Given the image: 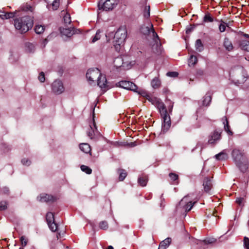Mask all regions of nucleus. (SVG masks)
<instances>
[{"mask_svg":"<svg viewBox=\"0 0 249 249\" xmlns=\"http://www.w3.org/2000/svg\"><path fill=\"white\" fill-rule=\"evenodd\" d=\"M26 51L28 53H33L35 50V45L31 43L26 44Z\"/></svg>","mask_w":249,"mask_h":249,"instance_id":"obj_31","label":"nucleus"},{"mask_svg":"<svg viewBox=\"0 0 249 249\" xmlns=\"http://www.w3.org/2000/svg\"><path fill=\"white\" fill-rule=\"evenodd\" d=\"M114 66L116 68V69H118L119 68H124V62L123 59L122 57L118 56L115 58L113 62Z\"/></svg>","mask_w":249,"mask_h":249,"instance_id":"obj_17","label":"nucleus"},{"mask_svg":"<svg viewBox=\"0 0 249 249\" xmlns=\"http://www.w3.org/2000/svg\"><path fill=\"white\" fill-rule=\"evenodd\" d=\"M64 22L66 24H69L71 22V18L70 14L66 13L63 18Z\"/></svg>","mask_w":249,"mask_h":249,"instance_id":"obj_39","label":"nucleus"},{"mask_svg":"<svg viewBox=\"0 0 249 249\" xmlns=\"http://www.w3.org/2000/svg\"><path fill=\"white\" fill-rule=\"evenodd\" d=\"M147 181L148 178L146 176L140 177L138 178L139 184L142 187H144L146 185Z\"/></svg>","mask_w":249,"mask_h":249,"instance_id":"obj_25","label":"nucleus"},{"mask_svg":"<svg viewBox=\"0 0 249 249\" xmlns=\"http://www.w3.org/2000/svg\"><path fill=\"white\" fill-rule=\"evenodd\" d=\"M86 77L90 84L96 81L98 86L104 91L112 87L107 82L106 75L101 74L97 68L89 69L86 73Z\"/></svg>","mask_w":249,"mask_h":249,"instance_id":"obj_1","label":"nucleus"},{"mask_svg":"<svg viewBox=\"0 0 249 249\" xmlns=\"http://www.w3.org/2000/svg\"><path fill=\"white\" fill-rule=\"evenodd\" d=\"M244 198L242 197L237 198L236 200V202L239 205H241L243 202Z\"/></svg>","mask_w":249,"mask_h":249,"instance_id":"obj_52","label":"nucleus"},{"mask_svg":"<svg viewBox=\"0 0 249 249\" xmlns=\"http://www.w3.org/2000/svg\"><path fill=\"white\" fill-rule=\"evenodd\" d=\"M166 75L169 77H176L178 76V73L176 71H171L167 72Z\"/></svg>","mask_w":249,"mask_h":249,"instance_id":"obj_47","label":"nucleus"},{"mask_svg":"<svg viewBox=\"0 0 249 249\" xmlns=\"http://www.w3.org/2000/svg\"><path fill=\"white\" fill-rule=\"evenodd\" d=\"M171 238H167L160 244L158 249H166V248L169 246L171 242Z\"/></svg>","mask_w":249,"mask_h":249,"instance_id":"obj_19","label":"nucleus"},{"mask_svg":"<svg viewBox=\"0 0 249 249\" xmlns=\"http://www.w3.org/2000/svg\"><path fill=\"white\" fill-rule=\"evenodd\" d=\"M100 33H101V32L99 30L97 31L95 36L92 38V42L93 43L95 42L96 41H97L98 40H99L100 38V37H101V36L100 35Z\"/></svg>","mask_w":249,"mask_h":249,"instance_id":"obj_45","label":"nucleus"},{"mask_svg":"<svg viewBox=\"0 0 249 249\" xmlns=\"http://www.w3.org/2000/svg\"><path fill=\"white\" fill-rule=\"evenodd\" d=\"M169 176L171 179L172 180L175 181L178 179V175L176 174L170 173Z\"/></svg>","mask_w":249,"mask_h":249,"instance_id":"obj_49","label":"nucleus"},{"mask_svg":"<svg viewBox=\"0 0 249 249\" xmlns=\"http://www.w3.org/2000/svg\"><path fill=\"white\" fill-rule=\"evenodd\" d=\"M47 3H50L53 0H44Z\"/></svg>","mask_w":249,"mask_h":249,"instance_id":"obj_57","label":"nucleus"},{"mask_svg":"<svg viewBox=\"0 0 249 249\" xmlns=\"http://www.w3.org/2000/svg\"><path fill=\"white\" fill-rule=\"evenodd\" d=\"M35 31L37 34H40L44 31V27L41 25H37L35 27Z\"/></svg>","mask_w":249,"mask_h":249,"instance_id":"obj_33","label":"nucleus"},{"mask_svg":"<svg viewBox=\"0 0 249 249\" xmlns=\"http://www.w3.org/2000/svg\"><path fill=\"white\" fill-rule=\"evenodd\" d=\"M60 32L63 35L68 37L71 36L73 34L72 31L68 28L60 29Z\"/></svg>","mask_w":249,"mask_h":249,"instance_id":"obj_30","label":"nucleus"},{"mask_svg":"<svg viewBox=\"0 0 249 249\" xmlns=\"http://www.w3.org/2000/svg\"><path fill=\"white\" fill-rule=\"evenodd\" d=\"M99 227L100 229L104 230H106L108 228L107 222L106 221H103L99 223Z\"/></svg>","mask_w":249,"mask_h":249,"instance_id":"obj_41","label":"nucleus"},{"mask_svg":"<svg viewBox=\"0 0 249 249\" xmlns=\"http://www.w3.org/2000/svg\"><path fill=\"white\" fill-rule=\"evenodd\" d=\"M224 121H223V124L224 125V129L230 135H232V132L230 130V126L229 125L228 121L226 117H224Z\"/></svg>","mask_w":249,"mask_h":249,"instance_id":"obj_26","label":"nucleus"},{"mask_svg":"<svg viewBox=\"0 0 249 249\" xmlns=\"http://www.w3.org/2000/svg\"><path fill=\"white\" fill-rule=\"evenodd\" d=\"M230 79L236 85L244 83L248 78V74L243 67L236 66L230 72Z\"/></svg>","mask_w":249,"mask_h":249,"instance_id":"obj_3","label":"nucleus"},{"mask_svg":"<svg viewBox=\"0 0 249 249\" xmlns=\"http://www.w3.org/2000/svg\"><path fill=\"white\" fill-rule=\"evenodd\" d=\"M20 240L21 243V245L23 247H25L28 243V239L24 236H21Z\"/></svg>","mask_w":249,"mask_h":249,"instance_id":"obj_44","label":"nucleus"},{"mask_svg":"<svg viewBox=\"0 0 249 249\" xmlns=\"http://www.w3.org/2000/svg\"><path fill=\"white\" fill-rule=\"evenodd\" d=\"M195 47L196 51L200 52L203 50V45L200 39L196 40L195 43Z\"/></svg>","mask_w":249,"mask_h":249,"instance_id":"obj_27","label":"nucleus"},{"mask_svg":"<svg viewBox=\"0 0 249 249\" xmlns=\"http://www.w3.org/2000/svg\"><path fill=\"white\" fill-rule=\"evenodd\" d=\"M244 245L247 249H249V239L245 237L244 239Z\"/></svg>","mask_w":249,"mask_h":249,"instance_id":"obj_48","label":"nucleus"},{"mask_svg":"<svg viewBox=\"0 0 249 249\" xmlns=\"http://www.w3.org/2000/svg\"><path fill=\"white\" fill-rule=\"evenodd\" d=\"M134 92L137 93L138 94L141 95L142 97H146V99H147V96H150L149 94L147 93L146 90L138 88L136 90L134 91Z\"/></svg>","mask_w":249,"mask_h":249,"instance_id":"obj_29","label":"nucleus"},{"mask_svg":"<svg viewBox=\"0 0 249 249\" xmlns=\"http://www.w3.org/2000/svg\"><path fill=\"white\" fill-rule=\"evenodd\" d=\"M203 186L204 190L207 192H209L211 190L212 187V183L211 180L208 178H205L203 181Z\"/></svg>","mask_w":249,"mask_h":249,"instance_id":"obj_23","label":"nucleus"},{"mask_svg":"<svg viewBox=\"0 0 249 249\" xmlns=\"http://www.w3.org/2000/svg\"><path fill=\"white\" fill-rule=\"evenodd\" d=\"M221 24L219 25V30L220 32H224L226 30V27L228 26L227 24L223 21H221Z\"/></svg>","mask_w":249,"mask_h":249,"instance_id":"obj_42","label":"nucleus"},{"mask_svg":"<svg viewBox=\"0 0 249 249\" xmlns=\"http://www.w3.org/2000/svg\"><path fill=\"white\" fill-rule=\"evenodd\" d=\"M19 249H21V248H19Z\"/></svg>","mask_w":249,"mask_h":249,"instance_id":"obj_61","label":"nucleus"},{"mask_svg":"<svg viewBox=\"0 0 249 249\" xmlns=\"http://www.w3.org/2000/svg\"><path fill=\"white\" fill-rule=\"evenodd\" d=\"M197 60L196 56L192 55L188 60V65L189 66H194L196 63Z\"/></svg>","mask_w":249,"mask_h":249,"instance_id":"obj_32","label":"nucleus"},{"mask_svg":"<svg viewBox=\"0 0 249 249\" xmlns=\"http://www.w3.org/2000/svg\"><path fill=\"white\" fill-rule=\"evenodd\" d=\"M141 32L144 35H150L151 34L153 39L155 42L158 43L159 40V36L155 32L153 26L152 24H149V26H143L141 29Z\"/></svg>","mask_w":249,"mask_h":249,"instance_id":"obj_7","label":"nucleus"},{"mask_svg":"<svg viewBox=\"0 0 249 249\" xmlns=\"http://www.w3.org/2000/svg\"><path fill=\"white\" fill-rule=\"evenodd\" d=\"M127 31L125 29H119L115 33L114 39V46L117 50L120 48L121 45L124 44L126 38Z\"/></svg>","mask_w":249,"mask_h":249,"instance_id":"obj_4","label":"nucleus"},{"mask_svg":"<svg viewBox=\"0 0 249 249\" xmlns=\"http://www.w3.org/2000/svg\"><path fill=\"white\" fill-rule=\"evenodd\" d=\"M7 203L5 201L0 202V211H3L7 208Z\"/></svg>","mask_w":249,"mask_h":249,"instance_id":"obj_46","label":"nucleus"},{"mask_svg":"<svg viewBox=\"0 0 249 249\" xmlns=\"http://www.w3.org/2000/svg\"><path fill=\"white\" fill-rule=\"evenodd\" d=\"M80 150L85 153H89L91 151L90 145L87 143H82L79 145Z\"/></svg>","mask_w":249,"mask_h":249,"instance_id":"obj_20","label":"nucleus"},{"mask_svg":"<svg viewBox=\"0 0 249 249\" xmlns=\"http://www.w3.org/2000/svg\"><path fill=\"white\" fill-rule=\"evenodd\" d=\"M196 202H192L189 199V196L184 197L180 201L178 207L182 208L185 212H189L191 210Z\"/></svg>","mask_w":249,"mask_h":249,"instance_id":"obj_8","label":"nucleus"},{"mask_svg":"<svg viewBox=\"0 0 249 249\" xmlns=\"http://www.w3.org/2000/svg\"><path fill=\"white\" fill-rule=\"evenodd\" d=\"M151 84L152 88L157 89L160 85V81L158 78H155L152 80Z\"/></svg>","mask_w":249,"mask_h":249,"instance_id":"obj_28","label":"nucleus"},{"mask_svg":"<svg viewBox=\"0 0 249 249\" xmlns=\"http://www.w3.org/2000/svg\"><path fill=\"white\" fill-rule=\"evenodd\" d=\"M47 42H48L47 39H44L42 43V47H44L45 46L46 44L47 43Z\"/></svg>","mask_w":249,"mask_h":249,"instance_id":"obj_54","label":"nucleus"},{"mask_svg":"<svg viewBox=\"0 0 249 249\" xmlns=\"http://www.w3.org/2000/svg\"><path fill=\"white\" fill-rule=\"evenodd\" d=\"M117 86L121 87L126 89L135 91L138 87L133 83L127 81H121L116 84Z\"/></svg>","mask_w":249,"mask_h":249,"instance_id":"obj_10","label":"nucleus"},{"mask_svg":"<svg viewBox=\"0 0 249 249\" xmlns=\"http://www.w3.org/2000/svg\"><path fill=\"white\" fill-rule=\"evenodd\" d=\"M107 249H113V247H112V246H109L107 247Z\"/></svg>","mask_w":249,"mask_h":249,"instance_id":"obj_59","label":"nucleus"},{"mask_svg":"<svg viewBox=\"0 0 249 249\" xmlns=\"http://www.w3.org/2000/svg\"><path fill=\"white\" fill-rule=\"evenodd\" d=\"M33 24V18L29 16H23L14 19L15 27L20 33L28 31L32 28Z\"/></svg>","mask_w":249,"mask_h":249,"instance_id":"obj_2","label":"nucleus"},{"mask_svg":"<svg viewBox=\"0 0 249 249\" xmlns=\"http://www.w3.org/2000/svg\"><path fill=\"white\" fill-rule=\"evenodd\" d=\"M92 123L89 125V127L87 131L88 136L91 139L94 138L95 132L97 131V128L95 123V113L94 110H93L92 112Z\"/></svg>","mask_w":249,"mask_h":249,"instance_id":"obj_11","label":"nucleus"},{"mask_svg":"<svg viewBox=\"0 0 249 249\" xmlns=\"http://www.w3.org/2000/svg\"><path fill=\"white\" fill-rule=\"evenodd\" d=\"M130 145H131V146H134L136 145V144H134V143H133V142L131 143Z\"/></svg>","mask_w":249,"mask_h":249,"instance_id":"obj_60","label":"nucleus"},{"mask_svg":"<svg viewBox=\"0 0 249 249\" xmlns=\"http://www.w3.org/2000/svg\"><path fill=\"white\" fill-rule=\"evenodd\" d=\"M26 8H27V10H31V11L32 7L30 5H27Z\"/></svg>","mask_w":249,"mask_h":249,"instance_id":"obj_56","label":"nucleus"},{"mask_svg":"<svg viewBox=\"0 0 249 249\" xmlns=\"http://www.w3.org/2000/svg\"><path fill=\"white\" fill-rule=\"evenodd\" d=\"M193 29V28L191 27V28H188L186 29V33L187 34H189V33H190L192 30Z\"/></svg>","mask_w":249,"mask_h":249,"instance_id":"obj_55","label":"nucleus"},{"mask_svg":"<svg viewBox=\"0 0 249 249\" xmlns=\"http://www.w3.org/2000/svg\"><path fill=\"white\" fill-rule=\"evenodd\" d=\"M215 157L218 160H223L227 159L228 155L225 151H222L219 154H216L215 156Z\"/></svg>","mask_w":249,"mask_h":249,"instance_id":"obj_24","label":"nucleus"},{"mask_svg":"<svg viewBox=\"0 0 249 249\" xmlns=\"http://www.w3.org/2000/svg\"><path fill=\"white\" fill-rule=\"evenodd\" d=\"M203 21L206 22H212L213 21V19L210 16V15L209 14H206L205 15L204 18H203Z\"/></svg>","mask_w":249,"mask_h":249,"instance_id":"obj_43","label":"nucleus"},{"mask_svg":"<svg viewBox=\"0 0 249 249\" xmlns=\"http://www.w3.org/2000/svg\"><path fill=\"white\" fill-rule=\"evenodd\" d=\"M46 220L47 223H50V222L54 221V215L53 213L51 212H49L46 214Z\"/></svg>","mask_w":249,"mask_h":249,"instance_id":"obj_36","label":"nucleus"},{"mask_svg":"<svg viewBox=\"0 0 249 249\" xmlns=\"http://www.w3.org/2000/svg\"><path fill=\"white\" fill-rule=\"evenodd\" d=\"M38 79L41 82H44L45 81V75L43 72H41L39 73L38 76Z\"/></svg>","mask_w":249,"mask_h":249,"instance_id":"obj_50","label":"nucleus"},{"mask_svg":"<svg viewBox=\"0 0 249 249\" xmlns=\"http://www.w3.org/2000/svg\"><path fill=\"white\" fill-rule=\"evenodd\" d=\"M212 101V95L210 92H207L202 99V106L204 107H208Z\"/></svg>","mask_w":249,"mask_h":249,"instance_id":"obj_16","label":"nucleus"},{"mask_svg":"<svg viewBox=\"0 0 249 249\" xmlns=\"http://www.w3.org/2000/svg\"><path fill=\"white\" fill-rule=\"evenodd\" d=\"M22 163L24 165H29L31 164V161L27 159H23L21 160Z\"/></svg>","mask_w":249,"mask_h":249,"instance_id":"obj_51","label":"nucleus"},{"mask_svg":"<svg viewBox=\"0 0 249 249\" xmlns=\"http://www.w3.org/2000/svg\"><path fill=\"white\" fill-rule=\"evenodd\" d=\"M156 47L157 48V51L156 52V53L159 54L161 52L160 45H159L158 44H157Z\"/></svg>","mask_w":249,"mask_h":249,"instance_id":"obj_53","label":"nucleus"},{"mask_svg":"<svg viewBox=\"0 0 249 249\" xmlns=\"http://www.w3.org/2000/svg\"><path fill=\"white\" fill-rule=\"evenodd\" d=\"M37 198L38 200L42 202L53 201L55 200V198L53 196L46 194H41Z\"/></svg>","mask_w":249,"mask_h":249,"instance_id":"obj_14","label":"nucleus"},{"mask_svg":"<svg viewBox=\"0 0 249 249\" xmlns=\"http://www.w3.org/2000/svg\"><path fill=\"white\" fill-rule=\"evenodd\" d=\"M117 0H101L98 2V9L100 11H108L112 10L117 4Z\"/></svg>","mask_w":249,"mask_h":249,"instance_id":"obj_6","label":"nucleus"},{"mask_svg":"<svg viewBox=\"0 0 249 249\" xmlns=\"http://www.w3.org/2000/svg\"><path fill=\"white\" fill-rule=\"evenodd\" d=\"M147 100L152 104L154 105L157 109H164V104L160 99L150 95V96H147Z\"/></svg>","mask_w":249,"mask_h":249,"instance_id":"obj_12","label":"nucleus"},{"mask_svg":"<svg viewBox=\"0 0 249 249\" xmlns=\"http://www.w3.org/2000/svg\"><path fill=\"white\" fill-rule=\"evenodd\" d=\"M241 47L243 50L249 52V41L247 40L242 41Z\"/></svg>","mask_w":249,"mask_h":249,"instance_id":"obj_35","label":"nucleus"},{"mask_svg":"<svg viewBox=\"0 0 249 249\" xmlns=\"http://www.w3.org/2000/svg\"><path fill=\"white\" fill-rule=\"evenodd\" d=\"M50 4L47 3L48 8L50 10H56L58 9L59 6V0H53Z\"/></svg>","mask_w":249,"mask_h":249,"instance_id":"obj_18","label":"nucleus"},{"mask_svg":"<svg viewBox=\"0 0 249 249\" xmlns=\"http://www.w3.org/2000/svg\"><path fill=\"white\" fill-rule=\"evenodd\" d=\"M49 226V228L52 231H56L57 229V226L56 224L54 222V221L53 222H50V223H47Z\"/></svg>","mask_w":249,"mask_h":249,"instance_id":"obj_37","label":"nucleus"},{"mask_svg":"<svg viewBox=\"0 0 249 249\" xmlns=\"http://www.w3.org/2000/svg\"><path fill=\"white\" fill-rule=\"evenodd\" d=\"M232 156L237 165L239 166V164L243 159L241 152L238 149H234L232 152Z\"/></svg>","mask_w":249,"mask_h":249,"instance_id":"obj_13","label":"nucleus"},{"mask_svg":"<svg viewBox=\"0 0 249 249\" xmlns=\"http://www.w3.org/2000/svg\"><path fill=\"white\" fill-rule=\"evenodd\" d=\"M163 119L162 131L163 132L167 131L171 126L170 114L172 110H160Z\"/></svg>","mask_w":249,"mask_h":249,"instance_id":"obj_5","label":"nucleus"},{"mask_svg":"<svg viewBox=\"0 0 249 249\" xmlns=\"http://www.w3.org/2000/svg\"><path fill=\"white\" fill-rule=\"evenodd\" d=\"M220 138V134L218 132H214L211 136V138L209 139V142L213 143Z\"/></svg>","mask_w":249,"mask_h":249,"instance_id":"obj_22","label":"nucleus"},{"mask_svg":"<svg viewBox=\"0 0 249 249\" xmlns=\"http://www.w3.org/2000/svg\"><path fill=\"white\" fill-rule=\"evenodd\" d=\"M81 169L88 174H90L92 172V170L89 167L84 165L81 166Z\"/></svg>","mask_w":249,"mask_h":249,"instance_id":"obj_38","label":"nucleus"},{"mask_svg":"<svg viewBox=\"0 0 249 249\" xmlns=\"http://www.w3.org/2000/svg\"><path fill=\"white\" fill-rule=\"evenodd\" d=\"M143 16L147 18L150 16V6H146L143 11Z\"/></svg>","mask_w":249,"mask_h":249,"instance_id":"obj_40","label":"nucleus"},{"mask_svg":"<svg viewBox=\"0 0 249 249\" xmlns=\"http://www.w3.org/2000/svg\"><path fill=\"white\" fill-rule=\"evenodd\" d=\"M118 172L120 174L119 175V180L120 181H123L126 177L127 173L125 172L124 170L123 169H119L118 170Z\"/></svg>","mask_w":249,"mask_h":249,"instance_id":"obj_34","label":"nucleus"},{"mask_svg":"<svg viewBox=\"0 0 249 249\" xmlns=\"http://www.w3.org/2000/svg\"><path fill=\"white\" fill-rule=\"evenodd\" d=\"M16 12H5L0 10V18L2 19H7L15 17Z\"/></svg>","mask_w":249,"mask_h":249,"instance_id":"obj_15","label":"nucleus"},{"mask_svg":"<svg viewBox=\"0 0 249 249\" xmlns=\"http://www.w3.org/2000/svg\"><path fill=\"white\" fill-rule=\"evenodd\" d=\"M4 189V193H6L7 192H8V189L7 188H5Z\"/></svg>","mask_w":249,"mask_h":249,"instance_id":"obj_58","label":"nucleus"},{"mask_svg":"<svg viewBox=\"0 0 249 249\" xmlns=\"http://www.w3.org/2000/svg\"><path fill=\"white\" fill-rule=\"evenodd\" d=\"M52 92L56 95L62 94L65 90L63 84L60 80H55L52 84Z\"/></svg>","mask_w":249,"mask_h":249,"instance_id":"obj_9","label":"nucleus"},{"mask_svg":"<svg viewBox=\"0 0 249 249\" xmlns=\"http://www.w3.org/2000/svg\"><path fill=\"white\" fill-rule=\"evenodd\" d=\"M223 45L225 48L228 51H231L233 49L232 44L228 38H225Z\"/></svg>","mask_w":249,"mask_h":249,"instance_id":"obj_21","label":"nucleus"}]
</instances>
